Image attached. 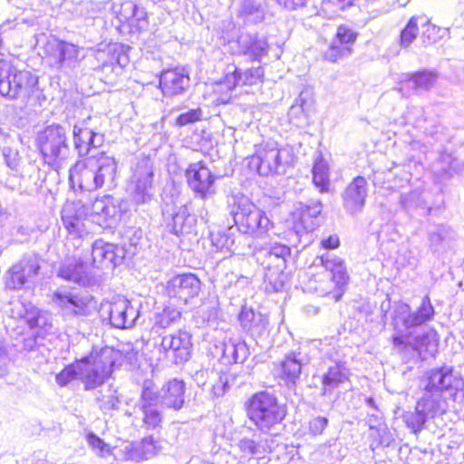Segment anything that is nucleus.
<instances>
[{
    "label": "nucleus",
    "mask_w": 464,
    "mask_h": 464,
    "mask_svg": "<svg viewBox=\"0 0 464 464\" xmlns=\"http://www.w3.org/2000/svg\"><path fill=\"white\" fill-rule=\"evenodd\" d=\"M463 385V381L453 375L451 367L433 369L429 372L423 394L416 405L430 419L435 418L444 413L447 409L443 392H449L453 395Z\"/></svg>",
    "instance_id": "f257e3e1"
},
{
    "label": "nucleus",
    "mask_w": 464,
    "mask_h": 464,
    "mask_svg": "<svg viewBox=\"0 0 464 464\" xmlns=\"http://www.w3.org/2000/svg\"><path fill=\"white\" fill-rule=\"evenodd\" d=\"M78 176L79 185L86 190H95L104 186L115 187L117 162L104 152L78 160L70 169V180Z\"/></svg>",
    "instance_id": "f03ea898"
},
{
    "label": "nucleus",
    "mask_w": 464,
    "mask_h": 464,
    "mask_svg": "<svg viewBox=\"0 0 464 464\" xmlns=\"http://www.w3.org/2000/svg\"><path fill=\"white\" fill-rule=\"evenodd\" d=\"M227 203L229 214L241 233L262 237L273 228V223L266 213L247 197L233 195L228 198Z\"/></svg>",
    "instance_id": "7ed1b4c3"
},
{
    "label": "nucleus",
    "mask_w": 464,
    "mask_h": 464,
    "mask_svg": "<svg viewBox=\"0 0 464 464\" xmlns=\"http://www.w3.org/2000/svg\"><path fill=\"white\" fill-rule=\"evenodd\" d=\"M250 420L262 432L276 430L286 415L285 405L280 404L274 393L266 391L254 393L246 402Z\"/></svg>",
    "instance_id": "20e7f679"
},
{
    "label": "nucleus",
    "mask_w": 464,
    "mask_h": 464,
    "mask_svg": "<svg viewBox=\"0 0 464 464\" xmlns=\"http://www.w3.org/2000/svg\"><path fill=\"white\" fill-rule=\"evenodd\" d=\"M38 145L44 161L58 170L72 159V151L64 127L53 124L38 134Z\"/></svg>",
    "instance_id": "39448f33"
},
{
    "label": "nucleus",
    "mask_w": 464,
    "mask_h": 464,
    "mask_svg": "<svg viewBox=\"0 0 464 464\" xmlns=\"http://www.w3.org/2000/svg\"><path fill=\"white\" fill-rule=\"evenodd\" d=\"M396 333L392 336V344L405 362L425 361L433 357L437 352L439 338L437 332L432 328L421 334H415L412 340L413 335Z\"/></svg>",
    "instance_id": "423d86ee"
},
{
    "label": "nucleus",
    "mask_w": 464,
    "mask_h": 464,
    "mask_svg": "<svg viewBox=\"0 0 464 464\" xmlns=\"http://www.w3.org/2000/svg\"><path fill=\"white\" fill-rule=\"evenodd\" d=\"M38 79L31 72L18 70L10 62L0 61V95L9 99H28L34 94Z\"/></svg>",
    "instance_id": "0eeeda50"
},
{
    "label": "nucleus",
    "mask_w": 464,
    "mask_h": 464,
    "mask_svg": "<svg viewBox=\"0 0 464 464\" xmlns=\"http://www.w3.org/2000/svg\"><path fill=\"white\" fill-rule=\"evenodd\" d=\"M154 169L150 158L143 157L132 169L127 183V192L132 204L137 208L149 206L154 198L153 188Z\"/></svg>",
    "instance_id": "6e6552de"
},
{
    "label": "nucleus",
    "mask_w": 464,
    "mask_h": 464,
    "mask_svg": "<svg viewBox=\"0 0 464 464\" xmlns=\"http://www.w3.org/2000/svg\"><path fill=\"white\" fill-rule=\"evenodd\" d=\"M119 353L112 349H103L95 356H88L80 361V380L86 390L101 386L111 373Z\"/></svg>",
    "instance_id": "1a4fd4ad"
},
{
    "label": "nucleus",
    "mask_w": 464,
    "mask_h": 464,
    "mask_svg": "<svg viewBox=\"0 0 464 464\" xmlns=\"http://www.w3.org/2000/svg\"><path fill=\"white\" fill-rule=\"evenodd\" d=\"M435 309L430 302L429 295L422 297L419 307L411 312L409 304H399L392 315V325L399 334L406 335H414L417 329L428 322L433 320Z\"/></svg>",
    "instance_id": "9d476101"
},
{
    "label": "nucleus",
    "mask_w": 464,
    "mask_h": 464,
    "mask_svg": "<svg viewBox=\"0 0 464 464\" xmlns=\"http://www.w3.org/2000/svg\"><path fill=\"white\" fill-rule=\"evenodd\" d=\"M290 152L287 149L278 148L275 141H267L256 150L249 161V166L262 176L285 172Z\"/></svg>",
    "instance_id": "9b49d317"
},
{
    "label": "nucleus",
    "mask_w": 464,
    "mask_h": 464,
    "mask_svg": "<svg viewBox=\"0 0 464 464\" xmlns=\"http://www.w3.org/2000/svg\"><path fill=\"white\" fill-rule=\"evenodd\" d=\"M49 64L58 70L72 69L82 60L81 48L72 43L49 35L42 46Z\"/></svg>",
    "instance_id": "f8f14e48"
},
{
    "label": "nucleus",
    "mask_w": 464,
    "mask_h": 464,
    "mask_svg": "<svg viewBox=\"0 0 464 464\" xmlns=\"http://www.w3.org/2000/svg\"><path fill=\"white\" fill-rule=\"evenodd\" d=\"M154 390L151 388V382L145 381L137 407L139 414L134 416V422L141 421L140 428L145 430H158L161 428L163 416L159 410L160 404L155 401Z\"/></svg>",
    "instance_id": "ddd939ff"
},
{
    "label": "nucleus",
    "mask_w": 464,
    "mask_h": 464,
    "mask_svg": "<svg viewBox=\"0 0 464 464\" xmlns=\"http://www.w3.org/2000/svg\"><path fill=\"white\" fill-rule=\"evenodd\" d=\"M320 264L331 273V281L326 282L329 286L324 287L322 285L315 287L319 295H333L335 300H338L343 292V287L346 285L349 276L347 275L346 268L343 261L334 255L326 253L318 257Z\"/></svg>",
    "instance_id": "4468645a"
},
{
    "label": "nucleus",
    "mask_w": 464,
    "mask_h": 464,
    "mask_svg": "<svg viewBox=\"0 0 464 464\" xmlns=\"http://www.w3.org/2000/svg\"><path fill=\"white\" fill-rule=\"evenodd\" d=\"M185 176L190 189L200 198L206 199L216 194L215 181L218 177L203 161L190 163Z\"/></svg>",
    "instance_id": "2eb2a0df"
},
{
    "label": "nucleus",
    "mask_w": 464,
    "mask_h": 464,
    "mask_svg": "<svg viewBox=\"0 0 464 464\" xmlns=\"http://www.w3.org/2000/svg\"><path fill=\"white\" fill-rule=\"evenodd\" d=\"M191 335L185 331L162 337L160 351L165 353V357L171 359L176 364L187 362L191 356Z\"/></svg>",
    "instance_id": "dca6fc26"
},
{
    "label": "nucleus",
    "mask_w": 464,
    "mask_h": 464,
    "mask_svg": "<svg viewBox=\"0 0 464 464\" xmlns=\"http://www.w3.org/2000/svg\"><path fill=\"white\" fill-rule=\"evenodd\" d=\"M92 300L88 295H78L66 289H58L53 295V304L67 316L89 315Z\"/></svg>",
    "instance_id": "f3484780"
},
{
    "label": "nucleus",
    "mask_w": 464,
    "mask_h": 464,
    "mask_svg": "<svg viewBox=\"0 0 464 464\" xmlns=\"http://www.w3.org/2000/svg\"><path fill=\"white\" fill-rule=\"evenodd\" d=\"M88 209L78 200L67 202L62 210V221L68 233L75 237H83L89 234L87 227Z\"/></svg>",
    "instance_id": "a211bd4d"
},
{
    "label": "nucleus",
    "mask_w": 464,
    "mask_h": 464,
    "mask_svg": "<svg viewBox=\"0 0 464 464\" xmlns=\"http://www.w3.org/2000/svg\"><path fill=\"white\" fill-rule=\"evenodd\" d=\"M323 209L319 200L309 204L298 202L292 212L293 229L297 236L314 231L318 226V218Z\"/></svg>",
    "instance_id": "6ab92c4d"
},
{
    "label": "nucleus",
    "mask_w": 464,
    "mask_h": 464,
    "mask_svg": "<svg viewBox=\"0 0 464 464\" xmlns=\"http://www.w3.org/2000/svg\"><path fill=\"white\" fill-rule=\"evenodd\" d=\"M91 212L100 226L114 227L121 218V201L112 196L104 195L95 198L92 204Z\"/></svg>",
    "instance_id": "aec40b11"
},
{
    "label": "nucleus",
    "mask_w": 464,
    "mask_h": 464,
    "mask_svg": "<svg viewBox=\"0 0 464 464\" xmlns=\"http://www.w3.org/2000/svg\"><path fill=\"white\" fill-rule=\"evenodd\" d=\"M434 181L445 184L456 174L464 172V160L459 159L452 152L440 151L430 165Z\"/></svg>",
    "instance_id": "412c9836"
},
{
    "label": "nucleus",
    "mask_w": 464,
    "mask_h": 464,
    "mask_svg": "<svg viewBox=\"0 0 464 464\" xmlns=\"http://www.w3.org/2000/svg\"><path fill=\"white\" fill-rule=\"evenodd\" d=\"M201 288L200 280L191 273L174 276L168 282L167 293L170 298H176L182 304L196 297Z\"/></svg>",
    "instance_id": "4be33fe9"
},
{
    "label": "nucleus",
    "mask_w": 464,
    "mask_h": 464,
    "mask_svg": "<svg viewBox=\"0 0 464 464\" xmlns=\"http://www.w3.org/2000/svg\"><path fill=\"white\" fill-rule=\"evenodd\" d=\"M127 250L123 246L114 245L103 241L95 240L92 244V263L95 266L115 267L122 264Z\"/></svg>",
    "instance_id": "5701e85b"
},
{
    "label": "nucleus",
    "mask_w": 464,
    "mask_h": 464,
    "mask_svg": "<svg viewBox=\"0 0 464 464\" xmlns=\"http://www.w3.org/2000/svg\"><path fill=\"white\" fill-rule=\"evenodd\" d=\"M111 324L115 328L132 327L139 318V306L132 304L126 298L119 297L109 304Z\"/></svg>",
    "instance_id": "b1692460"
},
{
    "label": "nucleus",
    "mask_w": 464,
    "mask_h": 464,
    "mask_svg": "<svg viewBox=\"0 0 464 464\" xmlns=\"http://www.w3.org/2000/svg\"><path fill=\"white\" fill-rule=\"evenodd\" d=\"M73 145L79 158L86 157L92 149L99 148L103 143V135L95 132L82 121L73 126Z\"/></svg>",
    "instance_id": "393cba45"
},
{
    "label": "nucleus",
    "mask_w": 464,
    "mask_h": 464,
    "mask_svg": "<svg viewBox=\"0 0 464 464\" xmlns=\"http://www.w3.org/2000/svg\"><path fill=\"white\" fill-rule=\"evenodd\" d=\"M368 194V183L364 177L357 176L343 192V204L344 209L352 214L361 212L365 205Z\"/></svg>",
    "instance_id": "a878e982"
},
{
    "label": "nucleus",
    "mask_w": 464,
    "mask_h": 464,
    "mask_svg": "<svg viewBox=\"0 0 464 464\" xmlns=\"http://www.w3.org/2000/svg\"><path fill=\"white\" fill-rule=\"evenodd\" d=\"M154 396L162 407L179 411L185 402V382L176 378L169 380L159 392L154 391Z\"/></svg>",
    "instance_id": "bb28decb"
},
{
    "label": "nucleus",
    "mask_w": 464,
    "mask_h": 464,
    "mask_svg": "<svg viewBox=\"0 0 464 464\" xmlns=\"http://www.w3.org/2000/svg\"><path fill=\"white\" fill-rule=\"evenodd\" d=\"M57 276L80 286L86 287L95 284V278L89 271L88 266L76 259H68L61 264Z\"/></svg>",
    "instance_id": "cd10ccee"
},
{
    "label": "nucleus",
    "mask_w": 464,
    "mask_h": 464,
    "mask_svg": "<svg viewBox=\"0 0 464 464\" xmlns=\"http://www.w3.org/2000/svg\"><path fill=\"white\" fill-rule=\"evenodd\" d=\"M189 76L183 68L164 70L160 77V87L165 96L183 94L189 87Z\"/></svg>",
    "instance_id": "c85d7f7f"
},
{
    "label": "nucleus",
    "mask_w": 464,
    "mask_h": 464,
    "mask_svg": "<svg viewBox=\"0 0 464 464\" xmlns=\"http://www.w3.org/2000/svg\"><path fill=\"white\" fill-rule=\"evenodd\" d=\"M290 256V248L282 244L259 249L255 253L256 261L264 269L279 268L285 269L286 258Z\"/></svg>",
    "instance_id": "c756f323"
},
{
    "label": "nucleus",
    "mask_w": 464,
    "mask_h": 464,
    "mask_svg": "<svg viewBox=\"0 0 464 464\" xmlns=\"http://www.w3.org/2000/svg\"><path fill=\"white\" fill-rule=\"evenodd\" d=\"M348 377L349 370L344 362L340 360L331 362L320 377L322 382L321 395H331L336 388L348 380Z\"/></svg>",
    "instance_id": "7c9ffc66"
},
{
    "label": "nucleus",
    "mask_w": 464,
    "mask_h": 464,
    "mask_svg": "<svg viewBox=\"0 0 464 464\" xmlns=\"http://www.w3.org/2000/svg\"><path fill=\"white\" fill-rule=\"evenodd\" d=\"M238 320L241 327L255 339L262 337L267 332L266 315L255 312L251 307L242 306Z\"/></svg>",
    "instance_id": "2f4dec72"
},
{
    "label": "nucleus",
    "mask_w": 464,
    "mask_h": 464,
    "mask_svg": "<svg viewBox=\"0 0 464 464\" xmlns=\"http://www.w3.org/2000/svg\"><path fill=\"white\" fill-rule=\"evenodd\" d=\"M237 44L239 53L247 56L251 61H260L267 54L266 40L259 38L256 34L241 33L237 38Z\"/></svg>",
    "instance_id": "473e14b6"
},
{
    "label": "nucleus",
    "mask_w": 464,
    "mask_h": 464,
    "mask_svg": "<svg viewBox=\"0 0 464 464\" xmlns=\"http://www.w3.org/2000/svg\"><path fill=\"white\" fill-rule=\"evenodd\" d=\"M168 211H163V216L167 221V226L170 232L175 235L188 234L195 225L196 219L191 215L188 208L184 205L175 207L171 213L167 217Z\"/></svg>",
    "instance_id": "72a5a7b5"
},
{
    "label": "nucleus",
    "mask_w": 464,
    "mask_h": 464,
    "mask_svg": "<svg viewBox=\"0 0 464 464\" xmlns=\"http://www.w3.org/2000/svg\"><path fill=\"white\" fill-rule=\"evenodd\" d=\"M264 69L261 66L242 71L235 67L232 72L226 75L225 84L232 90L237 85H253L262 81Z\"/></svg>",
    "instance_id": "f704fd0d"
},
{
    "label": "nucleus",
    "mask_w": 464,
    "mask_h": 464,
    "mask_svg": "<svg viewBox=\"0 0 464 464\" xmlns=\"http://www.w3.org/2000/svg\"><path fill=\"white\" fill-rule=\"evenodd\" d=\"M301 353L291 352L285 354L279 365V377L287 384H295L302 372Z\"/></svg>",
    "instance_id": "c9c22d12"
},
{
    "label": "nucleus",
    "mask_w": 464,
    "mask_h": 464,
    "mask_svg": "<svg viewBox=\"0 0 464 464\" xmlns=\"http://www.w3.org/2000/svg\"><path fill=\"white\" fill-rule=\"evenodd\" d=\"M237 17L245 24H259L264 21L266 8L259 0H237Z\"/></svg>",
    "instance_id": "e433bc0d"
},
{
    "label": "nucleus",
    "mask_w": 464,
    "mask_h": 464,
    "mask_svg": "<svg viewBox=\"0 0 464 464\" xmlns=\"http://www.w3.org/2000/svg\"><path fill=\"white\" fill-rule=\"evenodd\" d=\"M314 101L309 92H301L290 107L288 116L291 121L295 120L296 125L303 123L313 111Z\"/></svg>",
    "instance_id": "4c0bfd02"
},
{
    "label": "nucleus",
    "mask_w": 464,
    "mask_h": 464,
    "mask_svg": "<svg viewBox=\"0 0 464 464\" xmlns=\"http://www.w3.org/2000/svg\"><path fill=\"white\" fill-rule=\"evenodd\" d=\"M456 234L454 230L447 225H437L428 232L430 247L433 252L440 251L445 243L454 240Z\"/></svg>",
    "instance_id": "58836bf2"
},
{
    "label": "nucleus",
    "mask_w": 464,
    "mask_h": 464,
    "mask_svg": "<svg viewBox=\"0 0 464 464\" xmlns=\"http://www.w3.org/2000/svg\"><path fill=\"white\" fill-rule=\"evenodd\" d=\"M437 80L438 73L435 71L421 70L408 74L406 82L414 90L430 91L434 87Z\"/></svg>",
    "instance_id": "ea45409f"
},
{
    "label": "nucleus",
    "mask_w": 464,
    "mask_h": 464,
    "mask_svg": "<svg viewBox=\"0 0 464 464\" xmlns=\"http://www.w3.org/2000/svg\"><path fill=\"white\" fill-rule=\"evenodd\" d=\"M237 446L241 452L246 455H262L267 451H271V445L268 439L258 437L256 440L253 438L241 439Z\"/></svg>",
    "instance_id": "a19ab883"
},
{
    "label": "nucleus",
    "mask_w": 464,
    "mask_h": 464,
    "mask_svg": "<svg viewBox=\"0 0 464 464\" xmlns=\"http://www.w3.org/2000/svg\"><path fill=\"white\" fill-rule=\"evenodd\" d=\"M285 269H264V285L267 293H277L283 290L287 278Z\"/></svg>",
    "instance_id": "79ce46f5"
},
{
    "label": "nucleus",
    "mask_w": 464,
    "mask_h": 464,
    "mask_svg": "<svg viewBox=\"0 0 464 464\" xmlns=\"http://www.w3.org/2000/svg\"><path fill=\"white\" fill-rule=\"evenodd\" d=\"M369 437L371 440L370 448L372 451L380 447H390L395 441L394 434L385 423L371 430Z\"/></svg>",
    "instance_id": "37998d69"
},
{
    "label": "nucleus",
    "mask_w": 464,
    "mask_h": 464,
    "mask_svg": "<svg viewBox=\"0 0 464 464\" xmlns=\"http://www.w3.org/2000/svg\"><path fill=\"white\" fill-rule=\"evenodd\" d=\"M313 182L320 192H326L329 188V174L327 162L319 158L315 160L313 167Z\"/></svg>",
    "instance_id": "c03bdc74"
},
{
    "label": "nucleus",
    "mask_w": 464,
    "mask_h": 464,
    "mask_svg": "<svg viewBox=\"0 0 464 464\" xmlns=\"http://www.w3.org/2000/svg\"><path fill=\"white\" fill-rule=\"evenodd\" d=\"M421 22L422 24H427L428 21L425 17L421 16H412L406 26L401 32L400 35V44L402 48L409 47L412 42L416 39L419 34V22Z\"/></svg>",
    "instance_id": "a18cd8bd"
},
{
    "label": "nucleus",
    "mask_w": 464,
    "mask_h": 464,
    "mask_svg": "<svg viewBox=\"0 0 464 464\" xmlns=\"http://www.w3.org/2000/svg\"><path fill=\"white\" fill-rule=\"evenodd\" d=\"M402 419L406 427L412 433L419 434L424 429L425 423L430 418L416 405L415 411L405 412Z\"/></svg>",
    "instance_id": "49530a36"
},
{
    "label": "nucleus",
    "mask_w": 464,
    "mask_h": 464,
    "mask_svg": "<svg viewBox=\"0 0 464 464\" xmlns=\"http://www.w3.org/2000/svg\"><path fill=\"white\" fill-rule=\"evenodd\" d=\"M184 105L177 107V111H183L176 118V125L179 127L187 126L202 121L204 112L200 107L185 110Z\"/></svg>",
    "instance_id": "de8ad7c7"
},
{
    "label": "nucleus",
    "mask_w": 464,
    "mask_h": 464,
    "mask_svg": "<svg viewBox=\"0 0 464 464\" xmlns=\"http://www.w3.org/2000/svg\"><path fill=\"white\" fill-rule=\"evenodd\" d=\"M352 52V47L344 45L336 39H334L328 49L324 52V57L329 62L336 63L351 55Z\"/></svg>",
    "instance_id": "09e8293b"
},
{
    "label": "nucleus",
    "mask_w": 464,
    "mask_h": 464,
    "mask_svg": "<svg viewBox=\"0 0 464 464\" xmlns=\"http://www.w3.org/2000/svg\"><path fill=\"white\" fill-rule=\"evenodd\" d=\"M18 265L21 266V273L27 285L34 283L40 270L38 259L32 256L24 257L18 262Z\"/></svg>",
    "instance_id": "8fccbe9b"
},
{
    "label": "nucleus",
    "mask_w": 464,
    "mask_h": 464,
    "mask_svg": "<svg viewBox=\"0 0 464 464\" xmlns=\"http://www.w3.org/2000/svg\"><path fill=\"white\" fill-rule=\"evenodd\" d=\"M244 382L237 383L236 377L230 373H221L212 384V393L215 397H222L232 385L240 386Z\"/></svg>",
    "instance_id": "3c124183"
},
{
    "label": "nucleus",
    "mask_w": 464,
    "mask_h": 464,
    "mask_svg": "<svg viewBox=\"0 0 464 464\" xmlns=\"http://www.w3.org/2000/svg\"><path fill=\"white\" fill-rule=\"evenodd\" d=\"M24 285H27V283L22 276L21 266L17 263L14 265L7 273L5 286L8 289L14 290L20 289Z\"/></svg>",
    "instance_id": "603ef678"
},
{
    "label": "nucleus",
    "mask_w": 464,
    "mask_h": 464,
    "mask_svg": "<svg viewBox=\"0 0 464 464\" xmlns=\"http://www.w3.org/2000/svg\"><path fill=\"white\" fill-rule=\"evenodd\" d=\"M80 361L66 366L62 372L56 374L55 380L61 387L66 386L72 380L80 379Z\"/></svg>",
    "instance_id": "864d4df0"
},
{
    "label": "nucleus",
    "mask_w": 464,
    "mask_h": 464,
    "mask_svg": "<svg viewBox=\"0 0 464 464\" xmlns=\"http://www.w3.org/2000/svg\"><path fill=\"white\" fill-rule=\"evenodd\" d=\"M100 409L104 412L114 411L118 409L120 404V399L117 395V391L109 389L106 394H102V397H98Z\"/></svg>",
    "instance_id": "5fc2aeb1"
},
{
    "label": "nucleus",
    "mask_w": 464,
    "mask_h": 464,
    "mask_svg": "<svg viewBox=\"0 0 464 464\" xmlns=\"http://www.w3.org/2000/svg\"><path fill=\"white\" fill-rule=\"evenodd\" d=\"M210 240L213 246L219 251H230L234 244V239L225 231L211 232Z\"/></svg>",
    "instance_id": "6e6d98bb"
},
{
    "label": "nucleus",
    "mask_w": 464,
    "mask_h": 464,
    "mask_svg": "<svg viewBox=\"0 0 464 464\" xmlns=\"http://www.w3.org/2000/svg\"><path fill=\"white\" fill-rule=\"evenodd\" d=\"M87 440L89 445L98 456L105 458L111 454V447L97 435L90 433L88 435Z\"/></svg>",
    "instance_id": "4d7b16f0"
},
{
    "label": "nucleus",
    "mask_w": 464,
    "mask_h": 464,
    "mask_svg": "<svg viewBox=\"0 0 464 464\" xmlns=\"http://www.w3.org/2000/svg\"><path fill=\"white\" fill-rule=\"evenodd\" d=\"M357 38V33L346 25H340L337 28L335 37L337 41L353 48Z\"/></svg>",
    "instance_id": "13d9d810"
},
{
    "label": "nucleus",
    "mask_w": 464,
    "mask_h": 464,
    "mask_svg": "<svg viewBox=\"0 0 464 464\" xmlns=\"http://www.w3.org/2000/svg\"><path fill=\"white\" fill-rule=\"evenodd\" d=\"M328 422V419L322 416L311 419L308 424L309 433L313 436L322 435Z\"/></svg>",
    "instance_id": "bf43d9fd"
},
{
    "label": "nucleus",
    "mask_w": 464,
    "mask_h": 464,
    "mask_svg": "<svg viewBox=\"0 0 464 464\" xmlns=\"http://www.w3.org/2000/svg\"><path fill=\"white\" fill-rule=\"evenodd\" d=\"M2 154L7 167L11 169H16L19 164L18 151L9 147H4Z\"/></svg>",
    "instance_id": "052dcab7"
},
{
    "label": "nucleus",
    "mask_w": 464,
    "mask_h": 464,
    "mask_svg": "<svg viewBox=\"0 0 464 464\" xmlns=\"http://www.w3.org/2000/svg\"><path fill=\"white\" fill-rule=\"evenodd\" d=\"M249 350L245 342L236 341L234 362H243L248 356Z\"/></svg>",
    "instance_id": "680f3d73"
},
{
    "label": "nucleus",
    "mask_w": 464,
    "mask_h": 464,
    "mask_svg": "<svg viewBox=\"0 0 464 464\" xmlns=\"http://www.w3.org/2000/svg\"><path fill=\"white\" fill-rule=\"evenodd\" d=\"M279 5L287 10H295L305 5L307 0H275Z\"/></svg>",
    "instance_id": "e2e57ef3"
},
{
    "label": "nucleus",
    "mask_w": 464,
    "mask_h": 464,
    "mask_svg": "<svg viewBox=\"0 0 464 464\" xmlns=\"http://www.w3.org/2000/svg\"><path fill=\"white\" fill-rule=\"evenodd\" d=\"M353 0H323V5L325 9L335 7L337 10H343L345 5H350Z\"/></svg>",
    "instance_id": "0e129e2a"
},
{
    "label": "nucleus",
    "mask_w": 464,
    "mask_h": 464,
    "mask_svg": "<svg viewBox=\"0 0 464 464\" xmlns=\"http://www.w3.org/2000/svg\"><path fill=\"white\" fill-rule=\"evenodd\" d=\"M236 341L229 340L223 344V357L234 362Z\"/></svg>",
    "instance_id": "69168bd1"
},
{
    "label": "nucleus",
    "mask_w": 464,
    "mask_h": 464,
    "mask_svg": "<svg viewBox=\"0 0 464 464\" xmlns=\"http://www.w3.org/2000/svg\"><path fill=\"white\" fill-rule=\"evenodd\" d=\"M180 317V313L176 309L167 308L163 310L161 324L164 323V320H167V324L171 322L176 321Z\"/></svg>",
    "instance_id": "338daca9"
},
{
    "label": "nucleus",
    "mask_w": 464,
    "mask_h": 464,
    "mask_svg": "<svg viewBox=\"0 0 464 464\" xmlns=\"http://www.w3.org/2000/svg\"><path fill=\"white\" fill-rule=\"evenodd\" d=\"M367 421H368L370 431L376 429V427H380L381 424H384L380 413L370 414Z\"/></svg>",
    "instance_id": "774afa93"
}]
</instances>
